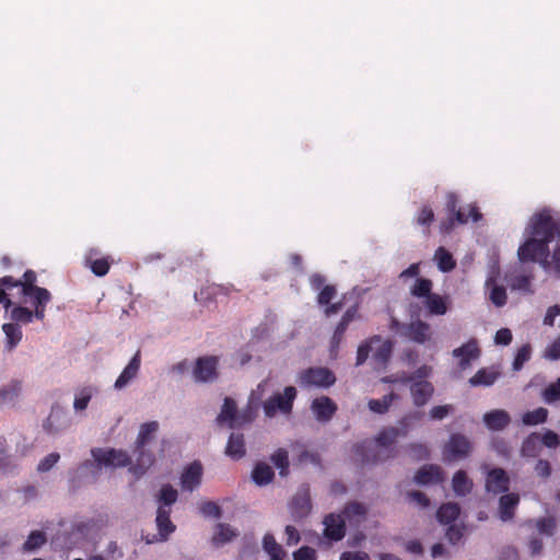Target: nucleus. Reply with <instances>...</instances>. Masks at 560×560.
Masks as SVG:
<instances>
[{
	"instance_id": "nucleus-51",
	"label": "nucleus",
	"mask_w": 560,
	"mask_h": 560,
	"mask_svg": "<svg viewBox=\"0 0 560 560\" xmlns=\"http://www.w3.org/2000/svg\"><path fill=\"white\" fill-rule=\"evenodd\" d=\"M532 355V347L529 343L523 345L516 352L513 361V370L520 371L523 365L529 361Z\"/></svg>"
},
{
	"instance_id": "nucleus-48",
	"label": "nucleus",
	"mask_w": 560,
	"mask_h": 560,
	"mask_svg": "<svg viewBox=\"0 0 560 560\" xmlns=\"http://www.w3.org/2000/svg\"><path fill=\"white\" fill-rule=\"evenodd\" d=\"M541 398L549 405L560 400V377L542 390Z\"/></svg>"
},
{
	"instance_id": "nucleus-16",
	"label": "nucleus",
	"mask_w": 560,
	"mask_h": 560,
	"mask_svg": "<svg viewBox=\"0 0 560 560\" xmlns=\"http://www.w3.org/2000/svg\"><path fill=\"white\" fill-rule=\"evenodd\" d=\"M402 335L416 343L423 345L431 338V327L428 323L417 319L402 326Z\"/></svg>"
},
{
	"instance_id": "nucleus-53",
	"label": "nucleus",
	"mask_w": 560,
	"mask_h": 560,
	"mask_svg": "<svg viewBox=\"0 0 560 560\" xmlns=\"http://www.w3.org/2000/svg\"><path fill=\"white\" fill-rule=\"evenodd\" d=\"M430 373L431 368L428 365H422L411 374H402L401 384H407L408 382H418V380H427Z\"/></svg>"
},
{
	"instance_id": "nucleus-36",
	"label": "nucleus",
	"mask_w": 560,
	"mask_h": 560,
	"mask_svg": "<svg viewBox=\"0 0 560 560\" xmlns=\"http://www.w3.org/2000/svg\"><path fill=\"white\" fill-rule=\"evenodd\" d=\"M434 259L436 260L438 267L443 272L452 271L456 267V261L452 254L440 246L434 253Z\"/></svg>"
},
{
	"instance_id": "nucleus-3",
	"label": "nucleus",
	"mask_w": 560,
	"mask_h": 560,
	"mask_svg": "<svg viewBox=\"0 0 560 560\" xmlns=\"http://www.w3.org/2000/svg\"><path fill=\"white\" fill-rule=\"evenodd\" d=\"M159 423L150 421L141 424L133 453L136 455V464L130 468L135 475H142L151 467L155 460L154 454L145 450L147 444L153 439V434L158 431Z\"/></svg>"
},
{
	"instance_id": "nucleus-12",
	"label": "nucleus",
	"mask_w": 560,
	"mask_h": 560,
	"mask_svg": "<svg viewBox=\"0 0 560 560\" xmlns=\"http://www.w3.org/2000/svg\"><path fill=\"white\" fill-rule=\"evenodd\" d=\"M485 488L487 492L495 495L508 492L510 489L508 472L500 467L489 469L486 475Z\"/></svg>"
},
{
	"instance_id": "nucleus-49",
	"label": "nucleus",
	"mask_w": 560,
	"mask_h": 560,
	"mask_svg": "<svg viewBox=\"0 0 560 560\" xmlns=\"http://www.w3.org/2000/svg\"><path fill=\"white\" fill-rule=\"evenodd\" d=\"M271 460L276 467L280 469L281 476L288 475L289 469V456L284 448H278L271 456Z\"/></svg>"
},
{
	"instance_id": "nucleus-31",
	"label": "nucleus",
	"mask_w": 560,
	"mask_h": 560,
	"mask_svg": "<svg viewBox=\"0 0 560 560\" xmlns=\"http://www.w3.org/2000/svg\"><path fill=\"white\" fill-rule=\"evenodd\" d=\"M273 477L275 472L272 468L264 462L257 463L252 472L253 481L257 486H266L270 483L273 480Z\"/></svg>"
},
{
	"instance_id": "nucleus-37",
	"label": "nucleus",
	"mask_w": 560,
	"mask_h": 560,
	"mask_svg": "<svg viewBox=\"0 0 560 560\" xmlns=\"http://www.w3.org/2000/svg\"><path fill=\"white\" fill-rule=\"evenodd\" d=\"M499 374L494 371L480 369L477 373L469 380L471 386H490L492 385Z\"/></svg>"
},
{
	"instance_id": "nucleus-52",
	"label": "nucleus",
	"mask_w": 560,
	"mask_h": 560,
	"mask_svg": "<svg viewBox=\"0 0 560 560\" xmlns=\"http://www.w3.org/2000/svg\"><path fill=\"white\" fill-rule=\"evenodd\" d=\"M93 395L92 387L82 388L74 398L73 407L78 411L85 410Z\"/></svg>"
},
{
	"instance_id": "nucleus-50",
	"label": "nucleus",
	"mask_w": 560,
	"mask_h": 560,
	"mask_svg": "<svg viewBox=\"0 0 560 560\" xmlns=\"http://www.w3.org/2000/svg\"><path fill=\"white\" fill-rule=\"evenodd\" d=\"M30 303L34 307H38L39 305H47L51 301L50 292L45 288H38L31 292V296H28Z\"/></svg>"
},
{
	"instance_id": "nucleus-59",
	"label": "nucleus",
	"mask_w": 560,
	"mask_h": 560,
	"mask_svg": "<svg viewBox=\"0 0 560 560\" xmlns=\"http://www.w3.org/2000/svg\"><path fill=\"white\" fill-rule=\"evenodd\" d=\"M336 288L331 284L325 285L317 296V302L320 305H328L331 300L336 296Z\"/></svg>"
},
{
	"instance_id": "nucleus-1",
	"label": "nucleus",
	"mask_w": 560,
	"mask_h": 560,
	"mask_svg": "<svg viewBox=\"0 0 560 560\" xmlns=\"http://www.w3.org/2000/svg\"><path fill=\"white\" fill-rule=\"evenodd\" d=\"M422 417L423 412L421 411L409 412L399 421L401 429L389 427L382 430L376 436V445L383 450H380L376 454H374L373 458H370L369 455H364L362 462L366 464L377 463L389 457H394L396 453L394 444L397 438L400 435H406L411 423L420 421Z\"/></svg>"
},
{
	"instance_id": "nucleus-45",
	"label": "nucleus",
	"mask_w": 560,
	"mask_h": 560,
	"mask_svg": "<svg viewBox=\"0 0 560 560\" xmlns=\"http://www.w3.org/2000/svg\"><path fill=\"white\" fill-rule=\"evenodd\" d=\"M47 538L44 532L33 530L23 544V550L33 551L46 544Z\"/></svg>"
},
{
	"instance_id": "nucleus-13",
	"label": "nucleus",
	"mask_w": 560,
	"mask_h": 560,
	"mask_svg": "<svg viewBox=\"0 0 560 560\" xmlns=\"http://www.w3.org/2000/svg\"><path fill=\"white\" fill-rule=\"evenodd\" d=\"M337 404L328 396L315 398L311 404V410L318 422H329L337 412Z\"/></svg>"
},
{
	"instance_id": "nucleus-61",
	"label": "nucleus",
	"mask_w": 560,
	"mask_h": 560,
	"mask_svg": "<svg viewBox=\"0 0 560 560\" xmlns=\"http://www.w3.org/2000/svg\"><path fill=\"white\" fill-rule=\"evenodd\" d=\"M60 455L58 453H50L45 456L38 464L37 470L39 472H46L50 470L59 460Z\"/></svg>"
},
{
	"instance_id": "nucleus-64",
	"label": "nucleus",
	"mask_w": 560,
	"mask_h": 560,
	"mask_svg": "<svg viewBox=\"0 0 560 560\" xmlns=\"http://www.w3.org/2000/svg\"><path fill=\"white\" fill-rule=\"evenodd\" d=\"M294 560H316V551L308 547L303 546L293 553Z\"/></svg>"
},
{
	"instance_id": "nucleus-27",
	"label": "nucleus",
	"mask_w": 560,
	"mask_h": 560,
	"mask_svg": "<svg viewBox=\"0 0 560 560\" xmlns=\"http://www.w3.org/2000/svg\"><path fill=\"white\" fill-rule=\"evenodd\" d=\"M238 536V532L226 523H219L215 525V530L212 536V544L215 547L223 546Z\"/></svg>"
},
{
	"instance_id": "nucleus-46",
	"label": "nucleus",
	"mask_w": 560,
	"mask_h": 560,
	"mask_svg": "<svg viewBox=\"0 0 560 560\" xmlns=\"http://www.w3.org/2000/svg\"><path fill=\"white\" fill-rule=\"evenodd\" d=\"M37 281V276L34 270H26L23 275V278L20 280L21 292L24 296H31V292L35 289H38L35 283Z\"/></svg>"
},
{
	"instance_id": "nucleus-44",
	"label": "nucleus",
	"mask_w": 560,
	"mask_h": 560,
	"mask_svg": "<svg viewBox=\"0 0 560 560\" xmlns=\"http://www.w3.org/2000/svg\"><path fill=\"white\" fill-rule=\"evenodd\" d=\"M10 317L14 322L13 324H18V325L19 324H28V323L33 322V319H34L33 311H31L30 308H27L25 306H21V305L13 306L11 308Z\"/></svg>"
},
{
	"instance_id": "nucleus-24",
	"label": "nucleus",
	"mask_w": 560,
	"mask_h": 560,
	"mask_svg": "<svg viewBox=\"0 0 560 560\" xmlns=\"http://www.w3.org/2000/svg\"><path fill=\"white\" fill-rule=\"evenodd\" d=\"M483 422L492 431H501L511 422L510 415L502 409H495L485 413Z\"/></svg>"
},
{
	"instance_id": "nucleus-38",
	"label": "nucleus",
	"mask_w": 560,
	"mask_h": 560,
	"mask_svg": "<svg viewBox=\"0 0 560 560\" xmlns=\"http://www.w3.org/2000/svg\"><path fill=\"white\" fill-rule=\"evenodd\" d=\"M397 398L398 396L395 393H390L383 396L381 399H371L368 405L371 411L383 415L388 411L393 401Z\"/></svg>"
},
{
	"instance_id": "nucleus-23",
	"label": "nucleus",
	"mask_w": 560,
	"mask_h": 560,
	"mask_svg": "<svg viewBox=\"0 0 560 560\" xmlns=\"http://www.w3.org/2000/svg\"><path fill=\"white\" fill-rule=\"evenodd\" d=\"M415 480L418 485L439 483L443 480V470L438 465H424L417 471Z\"/></svg>"
},
{
	"instance_id": "nucleus-42",
	"label": "nucleus",
	"mask_w": 560,
	"mask_h": 560,
	"mask_svg": "<svg viewBox=\"0 0 560 560\" xmlns=\"http://www.w3.org/2000/svg\"><path fill=\"white\" fill-rule=\"evenodd\" d=\"M433 282L428 278H417L413 285L410 288V293L415 298L425 299L432 293Z\"/></svg>"
},
{
	"instance_id": "nucleus-43",
	"label": "nucleus",
	"mask_w": 560,
	"mask_h": 560,
	"mask_svg": "<svg viewBox=\"0 0 560 560\" xmlns=\"http://www.w3.org/2000/svg\"><path fill=\"white\" fill-rule=\"evenodd\" d=\"M233 287H226L222 284H210L200 290L199 295L203 299H217L220 295H229L233 291Z\"/></svg>"
},
{
	"instance_id": "nucleus-8",
	"label": "nucleus",
	"mask_w": 560,
	"mask_h": 560,
	"mask_svg": "<svg viewBox=\"0 0 560 560\" xmlns=\"http://www.w3.org/2000/svg\"><path fill=\"white\" fill-rule=\"evenodd\" d=\"M302 387L328 388L336 383V376L328 368L317 366L303 370L298 377Z\"/></svg>"
},
{
	"instance_id": "nucleus-62",
	"label": "nucleus",
	"mask_w": 560,
	"mask_h": 560,
	"mask_svg": "<svg viewBox=\"0 0 560 560\" xmlns=\"http://www.w3.org/2000/svg\"><path fill=\"white\" fill-rule=\"evenodd\" d=\"M373 349H374V347H372L371 338L368 341L361 343L357 351L355 364L357 365L363 364L366 361V359L369 358L370 352H372Z\"/></svg>"
},
{
	"instance_id": "nucleus-26",
	"label": "nucleus",
	"mask_w": 560,
	"mask_h": 560,
	"mask_svg": "<svg viewBox=\"0 0 560 560\" xmlns=\"http://www.w3.org/2000/svg\"><path fill=\"white\" fill-rule=\"evenodd\" d=\"M424 306L429 315H445L448 311L447 298L438 293H431L424 299Z\"/></svg>"
},
{
	"instance_id": "nucleus-57",
	"label": "nucleus",
	"mask_w": 560,
	"mask_h": 560,
	"mask_svg": "<svg viewBox=\"0 0 560 560\" xmlns=\"http://www.w3.org/2000/svg\"><path fill=\"white\" fill-rule=\"evenodd\" d=\"M533 276L530 275H518L512 279L511 287L516 290L530 292Z\"/></svg>"
},
{
	"instance_id": "nucleus-30",
	"label": "nucleus",
	"mask_w": 560,
	"mask_h": 560,
	"mask_svg": "<svg viewBox=\"0 0 560 560\" xmlns=\"http://www.w3.org/2000/svg\"><path fill=\"white\" fill-rule=\"evenodd\" d=\"M472 486V480L468 478L465 470L460 469L454 474L452 479V488L457 495L464 497L470 493Z\"/></svg>"
},
{
	"instance_id": "nucleus-32",
	"label": "nucleus",
	"mask_w": 560,
	"mask_h": 560,
	"mask_svg": "<svg viewBox=\"0 0 560 560\" xmlns=\"http://www.w3.org/2000/svg\"><path fill=\"white\" fill-rule=\"evenodd\" d=\"M2 330L5 335V348L12 351L22 340L23 334L21 326L13 323H5L2 325Z\"/></svg>"
},
{
	"instance_id": "nucleus-21",
	"label": "nucleus",
	"mask_w": 560,
	"mask_h": 560,
	"mask_svg": "<svg viewBox=\"0 0 560 560\" xmlns=\"http://www.w3.org/2000/svg\"><path fill=\"white\" fill-rule=\"evenodd\" d=\"M140 363H141L140 351H137L136 354L131 358V360L127 364V366L122 370L120 375L117 377L115 385H114L116 389L124 388L130 381H132L137 376L139 369H140Z\"/></svg>"
},
{
	"instance_id": "nucleus-15",
	"label": "nucleus",
	"mask_w": 560,
	"mask_h": 560,
	"mask_svg": "<svg viewBox=\"0 0 560 560\" xmlns=\"http://www.w3.org/2000/svg\"><path fill=\"white\" fill-rule=\"evenodd\" d=\"M324 536L332 541H339L346 536L345 517L340 514L330 513L324 518Z\"/></svg>"
},
{
	"instance_id": "nucleus-17",
	"label": "nucleus",
	"mask_w": 560,
	"mask_h": 560,
	"mask_svg": "<svg viewBox=\"0 0 560 560\" xmlns=\"http://www.w3.org/2000/svg\"><path fill=\"white\" fill-rule=\"evenodd\" d=\"M453 357L459 359L458 365L462 370L467 369L472 360L480 357V349L476 339H470L466 343L453 350Z\"/></svg>"
},
{
	"instance_id": "nucleus-41",
	"label": "nucleus",
	"mask_w": 560,
	"mask_h": 560,
	"mask_svg": "<svg viewBox=\"0 0 560 560\" xmlns=\"http://www.w3.org/2000/svg\"><path fill=\"white\" fill-rule=\"evenodd\" d=\"M21 382L11 381L0 388V405L13 401L21 393Z\"/></svg>"
},
{
	"instance_id": "nucleus-22",
	"label": "nucleus",
	"mask_w": 560,
	"mask_h": 560,
	"mask_svg": "<svg viewBox=\"0 0 560 560\" xmlns=\"http://www.w3.org/2000/svg\"><path fill=\"white\" fill-rule=\"evenodd\" d=\"M520 503L517 493H504L499 499V514L503 522L511 521L514 517L515 509Z\"/></svg>"
},
{
	"instance_id": "nucleus-18",
	"label": "nucleus",
	"mask_w": 560,
	"mask_h": 560,
	"mask_svg": "<svg viewBox=\"0 0 560 560\" xmlns=\"http://www.w3.org/2000/svg\"><path fill=\"white\" fill-rule=\"evenodd\" d=\"M202 466L199 462L189 464L180 476V486L184 490L194 491L201 483Z\"/></svg>"
},
{
	"instance_id": "nucleus-39",
	"label": "nucleus",
	"mask_w": 560,
	"mask_h": 560,
	"mask_svg": "<svg viewBox=\"0 0 560 560\" xmlns=\"http://www.w3.org/2000/svg\"><path fill=\"white\" fill-rule=\"evenodd\" d=\"M548 418V410L544 407H538L535 410L527 411L522 417V422L525 425H537L545 423Z\"/></svg>"
},
{
	"instance_id": "nucleus-58",
	"label": "nucleus",
	"mask_w": 560,
	"mask_h": 560,
	"mask_svg": "<svg viewBox=\"0 0 560 560\" xmlns=\"http://www.w3.org/2000/svg\"><path fill=\"white\" fill-rule=\"evenodd\" d=\"M540 443L548 448H556L560 445V436L552 430H547L540 435Z\"/></svg>"
},
{
	"instance_id": "nucleus-2",
	"label": "nucleus",
	"mask_w": 560,
	"mask_h": 560,
	"mask_svg": "<svg viewBox=\"0 0 560 560\" xmlns=\"http://www.w3.org/2000/svg\"><path fill=\"white\" fill-rule=\"evenodd\" d=\"M525 234L549 246L557 238L560 240V215L552 214L547 208L534 213L525 228Z\"/></svg>"
},
{
	"instance_id": "nucleus-55",
	"label": "nucleus",
	"mask_w": 560,
	"mask_h": 560,
	"mask_svg": "<svg viewBox=\"0 0 560 560\" xmlns=\"http://www.w3.org/2000/svg\"><path fill=\"white\" fill-rule=\"evenodd\" d=\"M262 547L264 550L269 555L272 556V553H284L282 547L276 541V538L272 534L267 533L262 538Z\"/></svg>"
},
{
	"instance_id": "nucleus-10",
	"label": "nucleus",
	"mask_w": 560,
	"mask_h": 560,
	"mask_svg": "<svg viewBox=\"0 0 560 560\" xmlns=\"http://www.w3.org/2000/svg\"><path fill=\"white\" fill-rule=\"evenodd\" d=\"M94 460L106 467H126L131 460L126 451L115 448H93L91 451Z\"/></svg>"
},
{
	"instance_id": "nucleus-9",
	"label": "nucleus",
	"mask_w": 560,
	"mask_h": 560,
	"mask_svg": "<svg viewBox=\"0 0 560 560\" xmlns=\"http://www.w3.org/2000/svg\"><path fill=\"white\" fill-rule=\"evenodd\" d=\"M446 210L450 213V223L448 225H445L444 223L442 224L445 231L452 229L454 222L465 224L468 222L469 218L475 222L481 219V213L476 206H470L468 214L462 211V209L458 208V197L454 192H448L446 195Z\"/></svg>"
},
{
	"instance_id": "nucleus-54",
	"label": "nucleus",
	"mask_w": 560,
	"mask_h": 560,
	"mask_svg": "<svg viewBox=\"0 0 560 560\" xmlns=\"http://www.w3.org/2000/svg\"><path fill=\"white\" fill-rule=\"evenodd\" d=\"M490 301L498 307H502L506 303V290L503 285H493L489 295Z\"/></svg>"
},
{
	"instance_id": "nucleus-56",
	"label": "nucleus",
	"mask_w": 560,
	"mask_h": 560,
	"mask_svg": "<svg viewBox=\"0 0 560 560\" xmlns=\"http://www.w3.org/2000/svg\"><path fill=\"white\" fill-rule=\"evenodd\" d=\"M199 511L205 517L220 518L222 515L221 508L212 501L202 502L199 506Z\"/></svg>"
},
{
	"instance_id": "nucleus-29",
	"label": "nucleus",
	"mask_w": 560,
	"mask_h": 560,
	"mask_svg": "<svg viewBox=\"0 0 560 560\" xmlns=\"http://www.w3.org/2000/svg\"><path fill=\"white\" fill-rule=\"evenodd\" d=\"M94 252L89 254L85 259V266L89 267L96 277H104L108 273L113 260L109 257L94 258Z\"/></svg>"
},
{
	"instance_id": "nucleus-33",
	"label": "nucleus",
	"mask_w": 560,
	"mask_h": 560,
	"mask_svg": "<svg viewBox=\"0 0 560 560\" xmlns=\"http://www.w3.org/2000/svg\"><path fill=\"white\" fill-rule=\"evenodd\" d=\"M541 450L540 434L530 433L526 436L521 446V455L523 457H536Z\"/></svg>"
},
{
	"instance_id": "nucleus-63",
	"label": "nucleus",
	"mask_w": 560,
	"mask_h": 560,
	"mask_svg": "<svg viewBox=\"0 0 560 560\" xmlns=\"http://www.w3.org/2000/svg\"><path fill=\"white\" fill-rule=\"evenodd\" d=\"M537 528L541 534L552 535L556 528V522L552 517L540 518L537 522Z\"/></svg>"
},
{
	"instance_id": "nucleus-4",
	"label": "nucleus",
	"mask_w": 560,
	"mask_h": 560,
	"mask_svg": "<svg viewBox=\"0 0 560 560\" xmlns=\"http://www.w3.org/2000/svg\"><path fill=\"white\" fill-rule=\"evenodd\" d=\"M254 420L253 411L247 408L243 411L237 410V406L234 399L225 397L221 411L217 417L219 424L226 423L230 429L240 428L244 424L250 423Z\"/></svg>"
},
{
	"instance_id": "nucleus-14",
	"label": "nucleus",
	"mask_w": 560,
	"mask_h": 560,
	"mask_svg": "<svg viewBox=\"0 0 560 560\" xmlns=\"http://www.w3.org/2000/svg\"><path fill=\"white\" fill-rule=\"evenodd\" d=\"M407 384H409L410 396L416 407L427 405L434 394L433 384L427 380H418V382H408Z\"/></svg>"
},
{
	"instance_id": "nucleus-25",
	"label": "nucleus",
	"mask_w": 560,
	"mask_h": 560,
	"mask_svg": "<svg viewBox=\"0 0 560 560\" xmlns=\"http://www.w3.org/2000/svg\"><path fill=\"white\" fill-rule=\"evenodd\" d=\"M171 509H165L164 506H159L156 511V526L159 530V535L162 540L167 539V537L175 530V525L172 523L171 518Z\"/></svg>"
},
{
	"instance_id": "nucleus-5",
	"label": "nucleus",
	"mask_w": 560,
	"mask_h": 560,
	"mask_svg": "<svg viewBox=\"0 0 560 560\" xmlns=\"http://www.w3.org/2000/svg\"><path fill=\"white\" fill-rule=\"evenodd\" d=\"M472 448L469 438L462 433H452L442 447L443 462L453 463L465 459L470 456Z\"/></svg>"
},
{
	"instance_id": "nucleus-20",
	"label": "nucleus",
	"mask_w": 560,
	"mask_h": 560,
	"mask_svg": "<svg viewBox=\"0 0 560 560\" xmlns=\"http://www.w3.org/2000/svg\"><path fill=\"white\" fill-rule=\"evenodd\" d=\"M312 510L311 498L307 491L296 493L290 504V511L295 520L303 518Z\"/></svg>"
},
{
	"instance_id": "nucleus-28",
	"label": "nucleus",
	"mask_w": 560,
	"mask_h": 560,
	"mask_svg": "<svg viewBox=\"0 0 560 560\" xmlns=\"http://www.w3.org/2000/svg\"><path fill=\"white\" fill-rule=\"evenodd\" d=\"M245 453L244 435L232 433L225 447V454L232 459H241Z\"/></svg>"
},
{
	"instance_id": "nucleus-34",
	"label": "nucleus",
	"mask_w": 560,
	"mask_h": 560,
	"mask_svg": "<svg viewBox=\"0 0 560 560\" xmlns=\"http://www.w3.org/2000/svg\"><path fill=\"white\" fill-rule=\"evenodd\" d=\"M460 513V508L457 503L448 502L442 504L438 512L436 518L442 524H450L454 522Z\"/></svg>"
},
{
	"instance_id": "nucleus-11",
	"label": "nucleus",
	"mask_w": 560,
	"mask_h": 560,
	"mask_svg": "<svg viewBox=\"0 0 560 560\" xmlns=\"http://www.w3.org/2000/svg\"><path fill=\"white\" fill-rule=\"evenodd\" d=\"M219 358L215 355L200 357L196 360L192 371L197 382H213L218 378Z\"/></svg>"
},
{
	"instance_id": "nucleus-40",
	"label": "nucleus",
	"mask_w": 560,
	"mask_h": 560,
	"mask_svg": "<svg viewBox=\"0 0 560 560\" xmlns=\"http://www.w3.org/2000/svg\"><path fill=\"white\" fill-rule=\"evenodd\" d=\"M178 498V492L171 485H164L158 498L159 506H164L165 509H171L172 505L176 502Z\"/></svg>"
},
{
	"instance_id": "nucleus-35",
	"label": "nucleus",
	"mask_w": 560,
	"mask_h": 560,
	"mask_svg": "<svg viewBox=\"0 0 560 560\" xmlns=\"http://www.w3.org/2000/svg\"><path fill=\"white\" fill-rule=\"evenodd\" d=\"M366 514V509L362 503L359 502H350L348 503L340 515L345 517V521L349 522H361Z\"/></svg>"
},
{
	"instance_id": "nucleus-6",
	"label": "nucleus",
	"mask_w": 560,
	"mask_h": 560,
	"mask_svg": "<svg viewBox=\"0 0 560 560\" xmlns=\"http://www.w3.org/2000/svg\"><path fill=\"white\" fill-rule=\"evenodd\" d=\"M517 257L523 264L539 261L545 268V261L549 260L550 257V249L544 242L532 235H527L525 242L522 243L517 249Z\"/></svg>"
},
{
	"instance_id": "nucleus-47",
	"label": "nucleus",
	"mask_w": 560,
	"mask_h": 560,
	"mask_svg": "<svg viewBox=\"0 0 560 560\" xmlns=\"http://www.w3.org/2000/svg\"><path fill=\"white\" fill-rule=\"evenodd\" d=\"M545 270L560 277V240L557 242L553 250L550 252L549 260L545 261Z\"/></svg>"
},
{
	"instance_id": "nucleus-19",
	"label": "nucleus",
	"mask_w": 560,
	"mask_h": 560,
	"mask_svg": "<svg viewBox=\"0 0 560 560\" xmlns=\"http://www.w3.org/2000/svg\"><path fill=\"white\" fill-rule=\"evenodd\" d=\"M372 347V360L378 365H386L390 359L393 351V343L390 340H383L380 336L371 338Z\"/></svg>"
},
{
	"instance_id": "nucleus-7",
	"label": "nucleus",
	"mask_w": 560,
	"mask_h": 560,
	"mask_svg": "<svg viewBox=\"0 0 560 560\" xmlns=\"http://www.w3.org/2000/svg\"><path fill=\"white\" fill-rule=\"evenodd\" d=\"M298 392L293 386H287L283 393H277L264 401V413L267 418H273L277 412L291 413Z\"/></svg>"
},
{
	"instance_id": "nucleus-60",
	"label": "nucleus",
	"mask_w": 560,
	"mask_h": 560,
	"mask_svg": "<svg viewBox=\"0 0 560 560\" xmlns=\"http://www.w3.org/2000/svg\"><path fill=\"white\" fill-rule=\"evenodd\" d=\"M434 221V212L430 206H423L417 217V223L422 226H430Z\"/></svg>"
}]
</instances>
